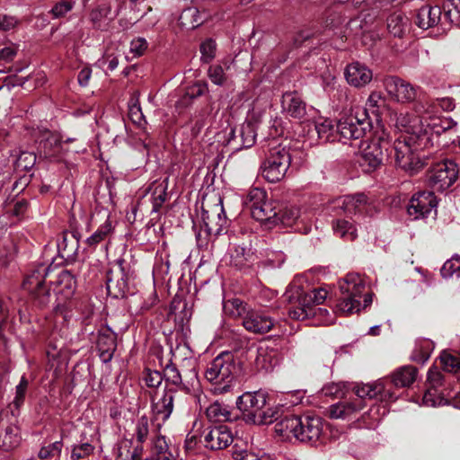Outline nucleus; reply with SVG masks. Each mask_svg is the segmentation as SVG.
<instances>
[{
  "mask_svg": "<svg viewBox=\"0 0 460 460\" xmlns=\"http://www.w3.org/2000/svg\"><path fill=\"white\" fill-rule=\"evenodd\" d=\"M323 420L318 416L289 415L274 426L275 432L289 438L291 436L301 442H317L323 434Z\"/></svg>",
  "mask_w": 460,
  "mask_h": 460,
  "instance_id": "nucleus-1",
  "label": "nucleus"
},
{
  "mask_svg": "<svg viewBox=\"0 0 460 460\" xmlns=\"http://www.w3.org/2000/svg\"><path fill=\"white\" fill-rule=\"evenodd\" d=\"M236 365L234 355L225 351L217 356L207 367L206 379L212 385L214 394L229 393L234 385Z\"/></svg>",
  "mask_w": 460,
  "mask_h": 460,
  "instance_id": "nucleus-2",
  "label": "nucleus"
},
{
  "mask_svg": "<svg viewBox=\"0 0 460 460\" xmlns=\"http://www.w3.org/2000/svg\"><path fill=\"white\" fill-rule=\"evenodd\" d=\"M341 296L337 304V310L346 314H351L360 311L372 303V296L369 293L364 295L363 305L360 301L365 291V283L358 274H348L339 282Z\"/></svg>",
  "mask_w": 460,
  "mask_h": 460,
  "instance_id": "nucleus-3",
  "label": "nucleus"
},
{
  "mask_svg": "<svg viewBox=\"0 0 460 460\" xmlns=\"http://www.w3.org/2000/svg\"><path fill=\"white\" fill-rule=\"evenodd\" d=\"M390 147L389 134L376 130L373 137L363 141L357 155V162L365 172H371L381 166Z\"/></svg>",
  "mask_w": 460,
  "mask_h": 460,
  "instance_id": "nucleus-4",
  "label": "nucleus"
},
{
  "mask_svg": "<svg viewBox=\"0 0 460 460\" xmlns=\"http://www.w3.org/2000/svg\"><path fill=\"white\" fill-rule=\"evenodd\" d=\"M372 124L364 108H355L348 115L341 117L336 124L338 141L346 144L352 139H359L370 130Z\"/></svg>",
  "mask_w": 460,
  "mask_h": 460,
  "instance_id": "nucleus-5",
  "label": "nucleus"
},
{
  "mask_svg": "<svg viewBox=\"0 0 460 460\" xmlns=\"http://www.w3.org/2000/svg\"><path fill=\"white\" fill-rule=\"evenodd\" d=\"M244 206L252 217L269 227L278 225V211L274 201L267 198V193L260 188L252 189L247 194Z\"/></svg>",
  "mask_w": 460,
  "mask_h": 460,
  "instance_id": "nucleus-6",
  "label": "nucleus"
},
{
  "mask_svg": "<svg viewBox=\"0 0 460 460\" xmlns=\"http://www.w3.org/2000/svg\"><path fill=\"white\" fill-rule=\"evenodd\" d=\"M411 137L394 141L388 156H393L396 165L413 175L424 167L425 163L415 154L417 148L411 145Z\"/></svg>",
  "mask_w": 460,
  "mask_h": 460,
  "instance_id": "nucleus-7",
  "label": "nucleus"
},
{
  "mask_svg": "<svg viewBox=\"0 0 460 460\" xmlns=\"http://www.w3.org/2000/svg\"><path fill=\"white\" fill-rule=\"evenodd\" d=\"M290 164L291 155L286 147H273L261 165L262 176L270 182L279 181L285 177Z\"/></svg>",
  "mask_w": 460,
  "mask_h": 460,
  "instance_id": "nucleus-8",
  "label": "nucleus"
},
{
  "mask_svg": "<svg viewBox=\"0 0 460 460\" xmlns=\"http://www.w3.org/2000/svg\"><path fill=\"white\" fill-rule=\"evenodd\" d=\"M458 177V167L451 160L435 164L428 172V185L433 191H444L452 186Z\"/></svg>",
  "mask_w": 460,
  "mask_h": 460,
  "instance_id": "nucleus-9",
  "label": "nucleus"
},
{
  "mask_svg": "<svg viewBox=\"0 0 460 460\" xmlns=\"http://www.w3.org/2000/svg\"><path fill=\"white\" fill-rule=\"evenodd\" d=\"M284 296L292 305L288 309V315L294 320L304 321L317 314H329L326 309L312 307L307 303H303L304 299L299 294V287L297 286H290Z\"/></svg>",
  "mask_w": 460,
  "mask_h": 460,
  "instance_id": "nucleus-10",
  "label": "nucleus"
},
{
  "mask_svg": "<svg viewBox=\"0 0 460 460\" xmlns=\"http://www.w3.org/2000/svg\"><path fill=\"white\" fill-rule=\"evenodd\" d=\"M383 85L390 99L396 102L410 103L417 97L418 88L398 76L385 77Z\"/></svg>",
  "mask_w": 460,
  "mask_h": 460,
  "instance_id": "nucleus-11",
  "label": "nucleus"
},
{
  "mask_svg": "<svg viewBox=\"0 0 460 460\" xmlns=\"http://www.w3.org/2000/svg\"><path fill=\"white\" fill-rule=\"evenodd\" d=\"M49 271V268L40 266L28 275L23 281V288L33 296L40 306H45L50 302V292L44 286Z\"/></svg>",
  "mask_w": 460,
  "mask_h": 460,
  "instance_id": "nucleus-12",
  "label": "nucleus"
},
{
  "mask_svg": "<svg viewBox=\"0 0 460 460\" xmlns=\"http://www.w3.org/2000/svg\"><path fill=\"white\" fill-rule=\"evenodd\" d=\"M334 209H341L348 215H369L373 214L374 206L368 201L363 193L339 197L332 201Z\"/></svg>",
  "mask_w": 460,
  "mask_h": 460,
  "instance_id": "nucleus-13",
  "label": "nucleus"
},
{
  "mask_svg": "<svg viewBox=\"0 0 460 460\" xmlns=\"http://www.w3.org/2000/svg\"><path fill=\"white\" fill-rule=\"evenodd\" d=\"M266 399L267 394L264 391L246 392L238 397L236 404L246 421L254 424L266 404Z\"/></svg>",
  "mask_w": 460,
  "mask_h": 460,
  "instance_id": "nucleus-14",
  "label": "nucleus"
},
{
  "mask_svg": "<svg viewBox=\"0 0 460 460\" xmlns=\"http://www.w3.org/2000/svg\"><path fill=\"white\" fill-rule=\"evenodd\" d=\"M76 281L69 270H63L58 275L55 282L54 291L57 296L55 305L56 311H63L66 302L69 300L75 294Z\"/></svg>",
  "mask_w": 460,
  "mask_h": 460,
  "instance_id": "nucleus-15",
  "label": "nucleus"
},
{
  "mask_svg": "<svg viewBox=\"0 0 460 460\" xmlns=\"http://www.w3.org/2000/svg\"><path fill=\"white\" fill-rule=\"evenodd\" d=\"M255 139V126L251 122H245L238 129L231 128L227 137V146L233 152H237L252 146Z\"/></svg>",
  "mask_w": 460,
  "mask_h": 460,
  "instance_id": "nucleus-16",
  "label": "nucleus"
},
{
  "mask_svg": "<svg viewBox=\"0 0 460 460\" xmlns=\"http://www.w3.org/2000/svg\"><path fill=\"white\" fill-rule=\"evenodd\" d=\"M437 205V199L433 191H419L411 197L408 213L414 219L423 218L428 217Z\"/></svg>",
  "mask_w": 460,
  "mask_h": 460,
  "instance_id": "nucleus-17",
  "label": "nucleus"
},
{
  "mask_svg": "<svg viewBox=\"0 0 460 460\" xmlns=\"http://www.w3.org/2000/svg\"><path fill=\"white\" fill-rule=\"evenodd\" d=\"M429 107L430 105L426 108L422 103H418L415 106L416 112H424L425 114L424 125L428 129V132L422 134V137H425L429 134H436L438 136L456 128V122H455L451 118L430 115L429 111Z\"/></svg>",
  "mask_w": 460,
  "mask_h": 460,
  "instance_id": "nucleus-18",
  "label": "nucleus"
},
{
  "mask_svg": "<svg viewBox=\"0 0 460 460\" xmlns=\"http://www.w3.org/2000/svg\"><path fill=\"white\" fill-rule=\"evenodd\" d=\"M243 328L249 332L264 334L269 332L274 326V320L261 310L250 308L242 322Z\"/></svg>",
  "mask_w": 460,
  "mask_h": 460,
  "instance_id": "nucleus-19",
  "label": "nucleus"
},
{
  "mask_svg": "<svg viewBox=\"0 0 460 460\" xmlns=\"http://www.w3.org/2000/svg\"><path fill=\"white\" fill-rule=\"evenodd\" d=\"M354 393L356 394L355 399L360 400L363 403V399H374L377 398L380 401H394L396 396L385 387L384 380H378L373 384H366L361 385H355Z\"/></svg>",
  "mask_w": 460,
  "mask_h": 460,
  "instance_id": "nucleus-20",
  "label": "nucleus"
},
{
  "mask_svg": "<svg viewBox=\"0 0 460 460\" xmlns=\"http://www.w3.org/2000/svg\"><path fill=\"white\" fill-rule=\"evenodd\" d=\"M395 126L401 131H404L417 138L422 137V134L428 132L424 125V116H414L408 111H401L395 114Z\"/></svg>",
  "mask_w": 460,
  "mask_h": 460,
  "instance_id": "nucleus-21",
  "label": "nucleus"
},
{
  "mask_svg": "<svg viewBox=\"0 0 460 460\" xmlns=\"http://www.w3.org/2000/svg\"><path fill=\"white\" fill-rule=\"evenodd\" d=\"M233 435L226 426H217L205 430L204 446L211 450H222L231 445Z\"/></svg>",
  "mask_w": 460,
  "mask_h": 460,
  "instance_id": "nucleus-22",
  "label": "nucleus"
},
{
  "mask_svg": "<svg viewBox=\"0 0 460 460\" xmlns=\"http://www.w3.org/2000/svg\"><path fill=\"white\" fill-rule=\"evenodd\" d=\"M36 142H40L44 155L49 158H58L62 150V140L60 136L47 129H39L34 133Z\"/></svg>",
  "mask_w": 460,
  "mask_h": 460,
  "instance_id": "nucleus-23",
  "label": "nucleus"
},
{
  "mask_svg": "<svg viewBox=\"0 0 460 460\" xmlns=\"http://www.w3.org/2000/svg\"><path fill=\"white\" fill-rule=\"evenodd\" d=\"M178 393L172 390L164 391V394L159 398H153L152 412L154 417L162 421L167 420L174 406V402L178 397Z\"/></svg>",
  "mask_w": 460,
  "mask_h": 460,
  "instance_id": "nucleus-24",
  "label": "nucleus"
},
{
  "mask_svg": "<svg viewBox=\"0 0 460 460\" xmlns=\"http://www.w3.org/2000/svg\"><path fill=\"white\" fill-rule=\"evenodd\" d=\"M345 78L349 84L360 88L371 82L373 73L366 65L354 62L347 66Z\"/></svg>",
  "mask_w": 460,
  "mask_h": 460,
  "instance_id": "nucleus-25",
  "label": "nucleus"
},
{
  "mask_svg": "<svg viewBox=\"0 0 460 460\" xmlns=\"http://www.w3.org/2000/svg\"><path fill=\"white\" fill-rule=\"evenodd\" d=\"M282 111L294 119H301L306 113V104L297 92H287L281 99Z\"/></svg>",
  "mask_w": 460,
  "mask_h": 460,
  "instance_id": "nucleus-26",
  "label": "nucleus"
},
{
  "mask_svg": "<svg viewBox=\"0 0 460 460\" xmlns=\"http://www.w3.org/2000/svg\"><path fill=\"white\" fill-rule=\"evenodd\" d=\"M364 407L365 403L358 399L342 401L331 405L328 409V415L331 419L349 420Z\"/></svg>",
  "mask_w": 460,
  "mask_h": 460,
  "instance_id": "nucleus-27",
  "label": "nucleus"
},
{
  "mask_svg": "<svg viewBox=\"0 0 460 460\" xmlns=\"http://www.w3.org/2000/svg\"><path fill=\"white\" fill-rule=\"evenodd\" d=\"M21 437L18 427L0 421V448L9 451L20 444Z\"/></svg>",
  "mask_w": 460,
  "mask_h": 460,
  "instance_id": "nucleus-28",
  "label": "nucleus"
},
{
  "mask_svg": "<svg viewBox=\"0 0 460 460\" xmlns=\"http://www.w3.org/2000/svg\"><path fill=\"white\" fill-rule=\"evenodd\" d=\"M97 348L102 360L103 362L110 361L116 349L115 334L111 330L100 332L97 338Z\"/></svg>",
  "mask_w": 460,
  "mask_h": 460,
  "instance_id": "nucleus-29",
  "label": "nucleus"
},
{
  "mask_svg": "<svg viewBox=\"0 0 460 460\" xmlns=\"http://www.w3.org/2000/svg\"><path fill=\"white\" fill-rule=\"evenodd\" d=\"M441 17V10L438 6H424L417 14L416 24L420 29H432L438 25Z\"/></svg>",
  "mask_w": 460,
  "mask_h": 460,
  "instance_id": "nucleus-30",
  "label": "nucleus"
},
{
  "mask_svg": "<svg viewBox=\"0 0 460 460\" xmlns=\"http://www.w3.org/2000/svg\"><path fill=\"white\" fill-rule=\"evenodd\" d=\"M186 376L187 374H184V376H182L176 366L173 364L167 365L164 370V378L172 385H182L184 388H188L189 385H193L194 381L198 382L197 374L194 370L189 372L191 382L184 381Z\"/></svg>",
  "mask_w": 460,
  "mask_h": 460,
  "instance_id": "nucleus-31",
  "label": "nucleus"
},
{
  "mask_svg": "<svg viewBox=\"0 0 460 460\" xmlns=\"http://www.w3.org/2000/svg\"><path fill=\"white\" fill-rule=\"evenodd\" d=\"M206 416L212 422H224L231 419V407L222 402L215 401L206 408Z\"/></svg>",
  "mask_w": 460,
  "mask_h": 460,
  "instance_id": "nucleus-32",
  "label": "nucleus"
},
{
  "mask_svg": "<svg viewBox=\"0 0 460 460\" xmlns=\"http://www.w3.org/2000/svg\"><path fill=\"white\" fill-rule=\"evenodd\" d=\"M113 232V226L107 215L105 221L98 227V229L91 234L86 240L85 243L89 248L95 249L96 246L102 242L105 241Z\"/></svg>",
  "mask_w": 460,
  "mask_h": 460,
  "instance_id": "nucleus-33",
  "label": "nucleus"
},
{
  "mask_svg": "<svg viewBox=\"0 0 460 460\" xmlns=\"http://www.w3.org/2000/svg\"><path fill=\"white\" fill-rule=\"evenodd\" d=\"M417 368L412 366H404L397 369L392 376L396 387L410 386L416 379Z\"/></svg>",
  "mask_w": 460,
  "mask_h": 460,
  "instance_id": "nucleus-34",
  "label": "nucleus"
},
{
  "mask_svg": "<svg viewBox=\"0 0 460 460\" xmlns=\"http://www.w3.org/2000/svg\"><path fill=\"white\" fill-rule=\"evenodd\" d=\"M179 23L182 29H199L203 24V18L196 7H189L181 13Z\"/></svg>",
  "mask_w": 460,
  "mask_h": 460,
  "instance_id": "nucleus-35",
  "label": "nucleus"
},
{
  "mask_svg": "<svg viewBox=\"0 0 460 460\" xmlns=\"http://www.w3.org/2000/svg\"><path fill=\"white\" fill-rule=\"evenodd\" d=\"M223 308L226 315L234 319L241 318L243 322L251 307L239 298H232L224 302Z\"/></svg>",
  "mask_w": 460,
  "mask_h": 460,
  "instance_id": "nucleus-36",
  "label": "nucleus"
},
{
  "mask_svg": "<svg viewBox=\"0 0 460 460\" xmlns=\"http://www.w3.org/2000/svg\"><path fill=\"white\" fill-rule=\"evenodd\" d=\"M284 408L281 405L268 408L265 411H261L260 415L255 420L254 424L265 425L276 422V424L284 419L287 415L284 414Z\"/></svg>",
  "mask_w": 460,
  "mask_h": 460,
  "instance_id": "nucleus-37",
  "label": "nucleus"
},
{
  "mask_svg": "<svg viewBox=\"0 0 460 460\" xmlns=\"http://www.w3.org/2000/svg\"><path fill=\"white\" fill-rule=\"evenodd\" d=\"M434 349V344L428 339L420 340L416 342L411 359L418 363H425Z\"/></svg>",
  "mask_w": 460,
  "mask_h": 460,
  "instance_id": "nucleus-38",
  "label": "nucleus"
},
{
  "mask_svg": "<svg viewBox=\"0 0 460 460\" xmlns=\"http://www.w3.org/2000/svg\"><path fill=\"white\" fill-rule=\"evenodd\" d=\"M314 128L319 139L325 142H333L338 140L336 129L334 130V125L332 120L322 119L320 121H316Z\"/></svg>",
  "mask_w": 460,
  "mask_h": 460,
  "instance_id": "nucleus-39",
  "label": "nucleus"
},
{
  "mask_svg": "<svg viewBox=\"0 0 460 460\" xmlns=\"http://www.w3.org/2000/svg\"><path fill=\"white\" fill-rule=\"evenodd\" d=\"M106 284L108 292L116 297L123 296L128 291V278L122 271L117 279L109 277Z\"/></svg>",
  "mask_w": 460,
  "mask_h": 460,
  "instance_id": "nucleus-40",
  "label": "nucleus"
},
{
  "mask_svg": "<svg viewBox=\"0 0 460 460\" xmlns=\"http://www.w3.org/2000/svg\"><path fill=\"white\" fill-rule=\"evenodd\" d=\"M58 252L63 258H70L75 254L78 248V241L73 234H65L58 243Z\"/></svg>",
  "mask_w": 460,
  "mask_h": 460,
  "instance_id": "nucleus-41",
  "label": "nucleus"
},
{
  "mask_svg": "<svg viewBox=\"0 0 460 460\" xmlns=\"http://www.w3.org/2000/svg\"><path fill=\"white\" fill-rule=\"evenodd\" d=\"M334 233L341 238L352 241L357 237V229L354 225L345 219H337L333 222Z\"/></svg>",
  "mask_w": 460,
  "mask_h": 460,
  "instance_id": "nucleus-42",
  "label": "nucleus"
},
{
  "mask_svg": "<svg viewBox=\"0 0 460 460\" xmlns=\"http://www.w3.org/2000/svg\"><path fill=\"white\" fill-rule=\"evenodd\" d=\"M299 294L302 296L303 303H307L309 306L321 305L327 297V291L323 288H314L308 291H304L299 288Z\"/></svg>",
  "mask_w": 460,
  "mask_h": 460,
  "instance_id": "nucleus-43",
  "label": "nucleus"
},
{
  "mask_svg": "<svg viewBox=\"0 0 460 460\" xmlns=\"http://www.w3.org/2000/svg\"><path fill=\"white\" fill-rule=\"evenodd\" d=\"M299 217L300 211L296 207H285L282 210L278 211V224L280 223L285 226H295Z\"/></svg>",
  "mask_w": 460,
  "mask_h": 460,
  "instance_id": "nucleus-44",
  "label": "nucleus"
},
{
  "mask_svg": "<svg viewBox=\"0 0 460 460\" xmlns=\"http://www.w3.org/2000/svg\"><path fill=\"white\" fill-rule=\"evenodd\" d=\"M36 163V155L32 152H22L14 162L18 171H29Z\"/></svg>",
  "mask_w": 460,
  "mask_h": 460,
  "instance_id": "nucleus-45",
  "label": "nucleus"
},
{
  "mask_svg": "<svg viewBox=\"0 0 460 460\" xmlns=\"http://www.w3.org/2000/svg\"><path fill=\"white\" fill-rule=\"evenodd\" d=\"M148 433H149V420L146 416L143 415V416L139 417L136 422L135 435L137 438V441L139 444H143L146 440Z\"/></svg>",
  "mask_w": 460,
  "mask_h": 460,
  "instance_id": "nucleus-46",
  "label": "nucleus"
},
{
  "mask_svg": "<svg viewBox=\"0 0 460 460\" xmlns=\"http://www.w3.org/2000/svg\"><path fill=\"white\" fill-rule=\"evenodd\" d=\"M94 451V447L89 442H84L80 445H75L71 451V459H84L91 456Z\"/></svg>",
  "mask_w": 460,
  "mask_h": 460,
  "instance_id": "nucleus-47",
  "label": "nucleus"
},
{
  "mask_svg": "<svg viewBox=\"0 0 460 460\" xmlns=\"http://www.w3.org/2000/svg\"><path fill=\"white\" fill-rule=\"evenodd\" d=\"M168 453H171V450L165 437L157 435L152 442L153 458Z\"/></svg>",
  "mask_w": 460,
  "mask_h": 460,
  "instance_id": "nucleus-48",
  "label": "nucleus"
},
{
  "mask_svg": "<svg viewBox=\"0 0 460 460\" xmlns=\"http://www.w3.org/2000/svg\"><path fill=\"white\" fill-rule=\"evenodd\" d=\"M208 76L216 85H224L227 80L224 68L220 65L210 66L208 70Z\"/></svg>",
  "mask_w": 460,
  "mask_h": 460,
  "instance_id": "nucleus-49",
  "label": "nucleus"
},
{
  "mask_svg": "<svg viewBox=\"0 0 460 460\" xmlns=\"http://www.w3.org/2000/svg\"><path fill=\"white\" fill-rule=\"evenodd\" d=\"M217 45L212 39H208L200 45L201 60L209 63L216 56Z\"/></svg>",
  "mask_w": 460,
  "mask_h": 460,
  "instance_id": "nucleus-50",
  "label": "nucleus"
},
{
  "mask_svg": "<svg viewBox=\"0 0 460 460\" xmlns=\"http://www.w3.org/2000/svg\"><path fill=\"white\" fill-rule=\"evenodd\" d=\"M163 375L156 370L146 369L143 374L145 385L151 388L158 387L163 382Z\"/></svg>",
  "mask_w": 460,
  "mask_h": 460,
  "instance_id": "nucleus-51",
  "label": "nucleus"
},
{
  "mask_svg": "<svg viewBox=\"0 0 460 460\" xmlns=\"http://www.w3.org/2000/svg\"><path fill=\"white\" fill-rule=\"evenodd\" d=\"M63 443L61 440L55 441L49 446L42 447L38 454L40 459H47L54 456H59L61 454Z\"/></svg>",
  "mask_w": 460,
  "mask_h": 460,
  "instance_id": "nucleus-52",
  "label": "nucleus"
},
{
  "mask_svg": "<svg viewBox=\"0 0 460 460\" xmlns=\"http://www.w3.org/2000/svg\"><path fill=\"white\" fill-rule=\"evenodd\" d=\"M443 367L448 372H456L460 370V359L450 353L444 352L440 356Z\"/></svg>",
  "mask_w": 460,
  "mask_h": 460,
  "instance_id": "nucleus-53",
  "label": "nucleus"
},
{
  "mask_svg": "<svg viewBox=\"0 0 460 460\" xmlns=\"http://www.w3.org/2000/svg\"><path fill=\"white\" fill-rule=\"evenodd\" d=\"M272 358L273 355L271 353H269L266 349H258L256 364L259 367H261L266 371L270 370L273 366L271 362Z\"/></svg>",
  "mask_w": 460,
  "mask_h": 460,
  "instance_id": "nucleus-54",
  "label": "nucleus"
},
{
  "mask_svg": "<svg viewBox=\"0 0 460 460\" xmlns=\"http://www.w3.org/2000/svg\"><path fill=\"white\" fill-rule=\"evenodd\" d=\"M408 24L409 19L400 12H395L387 18V29H400Z\"/></svg>",
  "mask_w": 460,
  "mask_h": 460,
  "instance_id": "nucleus-55",
  "label": "nucleus"
},
{
  "mask_svg": "<svg viewBox=\"0 0 460 460\" xmlns=\"http://www.w3.org/2000/svg\"><path fill=\"white\" fill-rule=\"evenodd\" d=\"M443 399L440 397L436 387L429 388L423 395L422 402L426 406H437L440 405Z\"/></svg>",
  "mask_w": 460,
  "mask_h": 460,
  "instance_id": "nucleus-56",
  "label": "nucleus"
},
{
  "mask_svg": "<svg viewBox=\"0 0 460 460\" xmlns=\"http://www.w3.org/2000/svg\"><path fill=\"white\" fill-rule=\"evenodd\" d=\"M74 1L72 0H63L55 4V6L51 9V13L54 17L59 18L64 16L66 13L72 10L74 6Z\"/></svg>",
  "mask_w": 460,
  "mask_h": 460,
  "instance_id": "nucleus-57",
  "label": "nucleus"
},
{
  "mask_svg": "<svg viewBox=\"0 0 460 460\" xmlns=\"http://www.w3.org/2000/svg\"><path fill=\"white\" fill-rule=\"evenodd\" d=\"M344 385L341 383H331L322 388L324 396L339 397L344 394Z\"/></svg>",
  "mask_w": 460,
  "mask_h": 460,
  "instance_id": "nucleus-58",
  "label": "nucleus"
},
{
  "mask_svg": "<svg viewBox=\"0 0 460 460\" xmlns=\"http://www.w3.org/2000/svg\"><path fill=\"white\" fill-rule=\"evenodd\" d=\"M147 41L144 38L134 39L130 43L129 52L134 58L142 56L147 49Z\"/></svg>",
  "mask_w": 460,
  "mask_h": 460,
  "instance_id": "nucleus-59",
  "label": "nucleus"
},
{
  "mask_svg": "<svg viewBox=\"0 0 460 460\" xmlns=\"http://www.w3.org/2000/svg\"><path fill=\"white\" fill-rule=\"evenodd\" d=\"M28 385L29 382L27 378L25 376H22L20 383L15 388V397L13 403L16 407H19L21 404H22Z\"/></svg>",
  "mask_w": 460,
  "mask_h": 460,
  "instance_id": "nucleus-60",
  "label": "nucleus"
},
{
  "mask_svg": "<svg viewBox=\"0 0 460 460\" xmlns=\"http://www.w3.org/2000/svg\"><path fill=\"white\" fill-rule=\"evenodd\" d=\"M166 200V192L164 189H155L152 199V213H158L163 204Z\"/></svg>",
  "mask_w": 460,
  "mask_h": 460,
  "instance_id": "nucleus-61",
  "label": "nucleus"
},
{
  "mask_svg": "<svg viewBox=\"0 0 460 460\" xmlns=\"http://www.w3.org/2000/svg\"><path fill=\"white\" fill-rule=\"evenodd\" d=\"M217 210H218V208H217ZM219 210H220V212L217 213L218 227H217L216 229H214L210 226V223L208 221H207V219L208 220L209 219V217H203L204 226H205L206 231L208 232V234H211L212 233H214L215 234H218L222 229L223 225L226 223V218L222 217V216H221L222 214H225L223 208H220Z\"/></svg>",
  "mask_w": 460,
  "mask_h": 460,
  "instance_id": "nucleus-62",
  "label": "nucleus"
},
{
  "mask_svg": "<svg viewBox=\"0 0 460 460\" xmlns=\"http://www.w3.org/2000/svg\"><path fill=\"white\" fill-rule=\"evenodd\" d=\"M345 18L338 13H330L325 20V29H336L344 25Z\"/></svg>",
  "mask_w": 460,
  "mask_h": 460,
  "instance_id": "nucleus-63",
  "label": "nucleus"
},
{
  "mask_svg": "<svg viewBox=\"0 0 460 460\" xmlns=\"http://www.w3.org/2000/svg\"><path fill=\"white\" fill-rule=\"evenodd\" d=\"M233 458L234 460H259L260 457L255 454L247 450H237L234 449L233 452Z\"/></svg>",
  "mask_w": 460,
  "mask_h": 460,
  "instance_id": "nucleus-64",
  "label": "nucleus"
}]
</instances>
